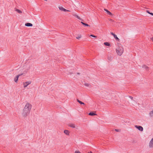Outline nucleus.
Returning <instances> with one entry per match:
<instances>
[{"label":"nucleus","instance_id":"nucleus-13","mask_svg":"<svg viewBox=\"0 0 153 153\" xmlns=\"http://www.w3.org/2000/svg\"><path fill=\"white\" fill-rule=\"evenodd\" d=\"M73 15L76 18H77V19H79L81 20V18L79 16H78L76 14L74 13H73Z\"/></svg>","mask_w":153,"mask_h":153},{"label":"nucleus","instance_id":"nucleus-28","mask_svg":"<svg viewBox=\"0 0 153 153\" xmlns=\"http://www.w3.org/2000/svg\"><path fill=\"white\" fill-rule=\"evenodd\" d=\"M102 32H103L101 30V32H100L101 33H102Z\"/></svg>","mask_w":153,"mask_h":153},{"label":"nucleus","instance_id":"nucleus-24","mask_svg":"<svg viewBox=\"0 0 153 153\" xmlns=\"http://www.w3.org/2000/svg\"><path fill=\"white\" fill-rule=\"evenodd\" d=\"M90 36H92V37H96V36H94V35H90Z\"/></svg>","mask_w":153,"mask_h":153},{"label":"nucleus","instance_id":"nucleus-32","mask_svg":"<svg viewBox=\"0 0 153 153\" xmlns=\"http://www.w3.org/2000/svg\"><path fill=\"white\" fill-rule=\"evenodd\" d=\"M89 153H92L91 152H89Z\"/></svg>","mask_w":153,"mask_h":153},{"label":"nucleus","instance_id":"nucleus-25","mask_svg":"<svg viewBox=\"0 0 153 153\" xmlns=\"http://www.w3.org/2000/svg\"><path fill=\"white\" fill-rule=\"evenodd\" d=\"M129 97L131 98V100H132L133 99V97Z\"/></svg>","mask_w":153,"mask_h":153},{"label":"nucleus","instance_id":"nucleus-20","mask_svg":"<svg viewBox=\"0 0 153 153\" xmlns=\"http://www.w3.org/2000/svg\"><path fill=\"white\" fill-rule=\"evenodd\" d=\"M81 37V35H78L76 37V38L77 39H79Z\"/></svg>","mask_w":153,"mask_h":153},{"label":"nucleus","instance_id":"nucleus-11","mask_svg":"<svg viewBox=\"0 0 153 153\" xmlns=\"http://www.w3.org/2000/svg\"><path fill=\"white\" fill-rule=\"evenodd\" d=\"M142 67L144 69H145L146 70H149V67L145 65H143L142 66Z\"/></svg>","mask_w":153,"mask_h":153},{"label":"nucleus","instance_id":"nucleus-10","mask_svg":"<svg viewBox=\"0 0 153 153\" xmlns=\"http://www.w3.org/2000/svg\"><path fill=\"white\" fill-rule=\"evenodd\" d=\"M64 133L67 135H69L70 132L69 131L67 130H65L64 131Z\"/></svg>","mask_w":153,"mask_h":153},{"label":"nucleus","instance_id":"nucleus-29","mask_svg":"<svg viewBox=\"0 0 153 153\" xmlns=\"http://www.w3.org/2000/svg\"><path fill=\"white\" fill-rule=\"evenodd\" d=\"M87 84H85V85H87V86H88V85Z\"/></svg>","mask_w":153,"mask_h":153},{"label":"nucleus","instance_id":"nucleus-23","mask_svg":"<svg viewBox=\"0 0 153 153\" xmlns=\"http://www.w3.org/2000/svg\"><path fill=\"white\" fill-rule=\"evenodd\" d=\"M74 153H81L79 151H76Z\"/></svg>","mask_w":153,"mask_h":153},{"label":"nucleus","instance_id":"nucleus-6","mask_svg":"<svg viewBox=\"0 0 153 153\" xmlns=\"http://www.w3.org/2000/svg\"><path fill=\"white\" fill-rule=\"evenodd\" d=\"M135 127L137 129L141 131H143V128L142 127L140 126H138L137 125L135 126Z\"/></svg>","mask_w":153,"mask_h":153},{"label":"nucleus","instance_id":"nucleus-31","mask_svg":"<svg viewBox=\"0 0 153 153\" xmlns=\"http://www.w3.org/2000/svg\"><path fill=\"white\" fill-rule=\"evenodd\" d=\"M115 131H118V130H117V129H115Z\"/></svg>","mask_w":153,"mask_h":153},{"label":"nucleus","instance_id":"nucleus-16","mask_svg":"<svg viewBox=\"0 0 153 153\" xmlns=\"http://www.w3.org/2000/svg\"><path fill=\"white\" fill-rule=\"evenodd\" d=\"M88 114L89 115H91V116H94V115H96V114L92 112H90L89 114Z\"/></svg>","mask_w":153,"mask_h":153},{"label":"nucleus","instance_id":"nucleus-2","mask_svg":"<svg viewBox=\"0 0 153 153\" xmlns=\"http://www.w3.org/2000/svg\"><path fill=\"white\" fill-rule=\"evenodd\" d=\"M117 54L119 56H121L124 51V48L121 44H119L116 49Z\"/></svg>","mask_w":153,"mask_h":153},{"label":"nucleus","instance_id":"nucleus-14","mask_svg":"<svg viewBox=\"0 0 153 153\" xmlns=\"http://www.w3.org/2000/svg\"><path fill=\"white\" fill-rule=\"evenodd\" d=\"M69 126L71 127L72 128H75L76 127V126L74 124H70L69 125Z\"/></svg>","mask_w":153,"mask_h":153},{"label":"nucleus","instance_id":"nucleus-1","mask_svg":"<svg viewBox=\"0 0 153 153\" xmlns=\"http://www.w3.org/2000/svg\"><path fill=\"white\" fill-rule=\"evenodd\" d=\"M32 105L29 102H27L22 112L21 115L23 117H26L29 115L32 108Z\"/></svg>","mask_w":153,"mask_h":153},{"label":"nucleus","instance_id":"nucleus-3","mask_svg":"<svg viewBox=\"0 0 153 153\" xmlns=\"http://www.w3.org/2000/svg\"><path fill=\"white\" fill-rule=\"evenodd\" d=\"M31 81L30 80L26 82L23 83L24 88L26 87L28 85L30 84L31 83Z\"/></svg>","mask_w":153,"mask_h":153},{"label":"nucleus","instance_id":"nucleus-4","mask_svg":"<svg viewBox=\"0 0 153 153\" xmlns=\"http://www.w3.org/2000/svg\"><path fill=\"white\" fill-rule=\"evenodd\" d=\"M148 146L149 148H153V137L151 139V140L149 141Z\"/></svg>","mask_w":153,"mask_h":153},{"label":"nucleus","instance_id":"nucleus-26","mask_svg":"<svg viewBox=\"0 0 153 153\" xmlns=\"http://www.w3.org/2000/svg\"><path fill=\"white\" fill-rule=\"evenodd\" d=\"M111 57L110 58H109L108 57V59L109 60H111Z\"/></svg>","mask_w":153,"mask_h":153},{"label":"nucleus","instance_id":"nucleus-9","mask_svg":"<svg viewBox=\"0 0 153 153\" xmlns=\"http://www.w3.org/2000/svg\"><path fill=\"white\" fill-rule=\"evenodd\" d=\"M20 76V75H17L14 78V81L16 82H17Z\"/></svg>","mask_w":153,"mask_h":153},{"label":"nucleus","instance_id":"nucleus-30","mask_svg":"<svg viewBox=\"0 0 153 153\" xmlns=\"http://www.w3.org/2000/svg\"><path fill=\"white\" fill-rule=\"evenodd\" d=\"M87 84H85V85H87V86H88V85Z\"/></svg>","mask_w":153,"mask_h":153},{"label":"nucleus","instance_id":"nucleus-5","mask_svg":"<svg viewBox=\"0 0 153 153\" xmlns=\"http://www.w3.org/2000/svg\"><path fill=\"white\" fill-rule=\"evenodd\" d=\"M59 10H61L62 11H63L64 12H70V11L69 10H66L63 8L62 7L60 6L59 7Z\"/></svg>","mask_w":153,"mask_h":153},{"label":"nucleus","instance_id":"nucleus-15","mask_svg":"<svg viewBox=\"0 0 153 153\" xmlns=\"http://www.w3.org/2000/svg\"><path fill=\"white\" fill-rule=\"evenodd\" d=\"M15 11H16L17 13H18L19 14H21L22 13V11L19 9H16L15 10Z\"/></svg>","mask_w":153,"mask_h":153},{"label":"nucleus","instance_id":"nucleus-12","mask_svg":"<svg viewBox=\"0 0 153 153\" xmlns=\"http://www.w3.org/2000/svg\"><path fill=\"white\" fill-rule=\"evenodd\" d=\"M25 25L28 27H32L33 26V25L32 24L29 23H26Z\"/></svg>","mask_w":153,"mask_h":153},{"label":"nucleus","instance_id":"nucleus-21","mask_svg":"<svg viewBox=\"0 0 153 153\" xmlns=\"http://www.w3.org/2000/svg\"><path fill=\"white\" fill-rule=\"evenodd\" d=\"M149 114L151 116H153V110L150 112Z\"/></svg>","mask_w":153,"mask_h":153},{"label":"nucleus","instance_id":"nucleus-18","mask_svg":"<svg viewBox=\"0 0 153 153\" xmlns=\"http://www.w3.org/2000/svg\"><path fill=\"white\" fill-rule=\"evenodd\" d=\"M81 23L83 25H85V26H89V25H88V24L85 23L84 22H81Z\"/></svg>","mask_w":153,"mask_h":153},{"label":"nucleus","instance_id":"nucleus-17","mask_svg":"<svg viewBox=\"0 0 153 153\" xmlns=\"http://www.w3.org/2000/svg\"><path fill=\"white\" fill-rule=\"evenodd\" d=\"M104 44L106 46H110V44L108 42H105L104 43Z\"/></svg>","mask_w":153,"mask_h":153},{"label":"nucleus","instance_id":"nucleus-7","mask_svg":"<svg viewBox=\"0 0 153 153\" xmlns=\"http://www.w3.org/2000/svg\"><path fill=\"white\" fill-rule=\"evenodd\" d=\"M104 10L106 12V13L108 15L111 16H112L113 15V14L107 9H104Z\"/></svg>","mask_w":153,"mask_h":153},{"label":"nucleus","instance_id":"nucleus-8","mask_svg":"<svg viewBox=\"0 0 153 153\" xmlns=\"http://www.w3.org/2000/svg\"><path fill=\"white\" fill-rule=\"evenodd\" d=\"M111 34L114 36V38L116 40H117L118 41H119V39L118 38V37H117V36L115 34L112 32L111 33Z\"/></svg>","mask_w":153,"mask_h":153},{"label":"nucleus","instance_id":"nucleus-22","mask_svg":"<svg viewBox=\"0 0 153 153\" xmlns=\"http://www.w3.org/2000/svg\"><path fill=\"white\" fill-rule=\"evenodd\" d=\"M146 12L148 13L151 15L152 16H153V13L149 12L148 10H147Z\"/></svg>","mask_w":153,"mask_h":153},{"label":"nucleus","instance_id":"nucleus-19","mask_svg":"<svg viewBox=\"0 0 153 153\" xmlns=\"http://www.w3.org/2000/svg\"><path fill=\"white\" fill-rule=\"evenodd\" d=\"M77 101L79 103L81 104H84V102L81 101H80L79 100H77Z\"/></svg>","mask_w":153,"mask_h":153},{"label":"nucleus","instance_id":"nucleus-27","mask_svg":"<svg viewBox=\"0 0 153 153\" xmlns=\"http://www.w3.org/2000/svg\"><path fill=\"white\" fill-rule=\"evenodd\" d=\"M151 40L153 41V37L151 38Z\"/></svg>","mask_w":153,"mask_h":153}]
</instances>
